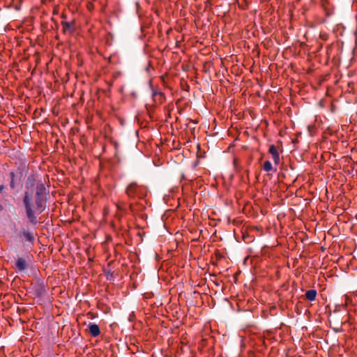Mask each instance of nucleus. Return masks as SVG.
<instances>
[{
  "label": "nucleus",
  "instance_id": "obj_1",
  "mask_svg": "<svg viewBox=\"0 0 357 357\" xmlns=\"http://www.w3.org/2000/svg\"><path fill=\"white\" fill-rule=\"evenodd\" d=\"M47 188L43 183H38L35 194L34 203L31 192H25L23 197V204L25 208L26 218L29 222L36 225L38 221L37 215L42 213L46 208Z\"/></svg>",
  "mask_w": 357,
  "mask_h": 357
},
{
  "label": "nucleus",
  "instance_id": "obj_2",
  "mask_svg": "<svg viewBox=\"0 0 357 357\" xmlns=\"http://www.w3.org/2000/svg\"><path fill=\"white\" fill-rule=\"evenodd\" d=\"M126 193L130 198H143L146 195L147 188L137 182H132L127 186Z\"/></svg>",
  "mask_w": 357,
  "mask_h": 357
},
{
  "label": "nucleus",
  "instance_id": "obj_3",
  "mask_svg": "<svg viewBox=\"0 0 357 357\" xmlns=\"http://www.w3.org/2000/svg\"><path fill=\"white\" fill-rule=\"evenodd\" d=\"M29 257L25 258L22 257H17L15 260V265L13 268L16 273H21L26 271L29 266Z\"/></svg>",
  "mask_w": 357,
  "mask_h": 357
},
{
  "label": "nucleus",
  "instance_id": "obj_4",
  "mask_svg": "<svg viewBox=\"0 0 357 357\" xmlns=\"http://www.w3.org/2000/svg\"><path fill=\"white\" fill-rule=\"evenodd\" d=\"M62 26V32L64 34L70 33L72 34L75 31V22L73 20L71 22L62 21L61 22Z\"/></svg>",
  "mask_w": 357,
  "mask_h": 357
},
{
  "label": "nucleus",
  "instance_id": "obj_5",
  "mask_svg": "<svg viewBox=\"0 0 357 357\" xmlns=\"http://www.w3.org/2000/svg\"><path fill=\"white\" fill-rule=\"evenodd\" d=\"M268 153L272 155L274 164L275 165H278L280 163V154H279L277 147L275 145L271 144L269 146Z\"/></svg>",
  "mask_w": 357,
  "mask_h": 357
},
{
  "label": "nucleus",
  "instance_id": "obj_6",
  "mask_svg": "<svg viewBox=\"0 0 357 357\" xmlns=\"http://www.w3.org/2000/svg\"><path fill=\"white\" fill-rule=\"evenodd\" d=\"M86 331L93 337H98L100 334V329L98 325L95 323H89Z\"/></svg>",
  "mask_w": 357,
  "mask_h": 357
},
{
  "label": "nucleus",
  "instance_id": "obj_7",
  "mask_svg": "<svg viewBox=\"0 0 357 357\" xmlns=\"http://www.w3.org/2000/svg\"><path fill=\"white\" fill-rule=\"evenodd\" d=\"M153 97L154 100L155 102L158 101L160 104L162 103L165 100V94L161 91H153Z\"/></svg>",
  "mask_w": 357,
  "mask_h": 357
},
{
  "label": "nucleus",
  "instance_id": "obj_8",
  "mask_svg": "<svg viewBox=\"0 0 357 357\" xmlns=\"http://www.w3.org/2000/svg\"><path fill=\"white\" fill-rule=\"evenodd\" d=\"M317 291L315 289H310L305 294L306 299L309 301H314L317 297Z\"/></svg>",
  "mask_w": 357,
  "mask_h": 357
},
{
  "label": "nucleus",
  "instance_id": "obj_9",
  "mask_svg": "<svg viewBox=\"0 0 357 357\" xmlns=\"http://www.w3.org/2000/svg\"><path fill=\"white\" fill-rule=\"evenodd\" d=\"M263 169H264V170L265 172H269L273 171V172H275L277 171V169H273V168L272 164H271V162H270V161H268V160H266V161H265V162H264V165H263Z\"/></svg>",
  "mask_w": 357,
  "mask_h": 357
},
{
  "label": "nucleus",
  "instance_id": "obj_10",
  "mask_svg": "<svg viewBox=\"0 0 357 357\" xmlns=\"http://www.w3.org/2000/svg\"><path fill=\"white\" fill-rule=\"evenodd\" d=\"M22 234L26 241L31 242V243L33 242L34 236L31 232L24 230L22 231Z\"/></svg>",
  "mask_w": 357,
  "mask_h": 357
},
{
  "label": "nucleus",
  "instance_id": "obj_11",
  "mask_svg": "<svg viewBox=\"0 0 357 357\" xmlns=\"http://www.w3.org/2000/svg\"><path fill=\"white\" fill-rule=\"evenodd\" d=\"M10 186L12 189H14L15 188V174L14 172H11L10 173Z\"/></svg>",
  "mask_w": 357,
  "mask_h": 357
},
{
  "label": "nucleus",
  "instance_id": "obj_12",
  "mask_svg": "<svg viewBox=\"0 0 357 357\" xmlns=\"http://www.w3.org/2000/svg\"><path fill=\"white\" fill-rule=\"evenodd\" d=\"M116 207H117V209L120 211H125V208H123V206L119 204H116Z\"/></svg>",
  "mask_w": 357,
  "mask_h": 357
},
{
  "label": "nucleus",
  "instance_id": "obj_13",
  "mask_svg": "<svg viewBox=\"0 0 357 357\" xmlns=\"http://www.w3.org/2000/svg\"><path fill=\"white\" fill-rule=\"evenodd\" d=\"M4 189V186L3 185H0V193L2 192V191Z\"/></svg>",
  "mask_w": 357,
  "mask_h": 357
},
{
  "label": "nucleus",
  "instance_id": "obj_14",
  "mask_svg": "<svg viewBox=\"0 0 357 357\" xmlns=\"http://www.w3.org/2000/svg\"><path fill=\"white\" fill-rule=\"evenodd\" d=\"M61 17H62L63 19H66L67 16H66V14H63H63L61 15Z\"/></svg>",
  "mask_w": 357,
  "mask_h": 357
}]
</instances>
